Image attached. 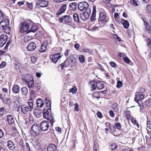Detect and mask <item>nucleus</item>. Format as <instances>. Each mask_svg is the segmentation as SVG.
<instances>
[{
    "label": "nucleus",
    "mask_w": 151,
    "mask_h": 151,
    "mask_svg": "<svg viewBox=\"0 0 151 151\" xmlns=\"http://www.w3.org/2000/svg\"><path fill=\"white\" fill-rule=\"evenodd\" d=\"M21 93L22 95H26L28 93V90L26 87H23L21 88Z\"/></svg>",
    "instance_id": "c756f323"
},
{
    "label": "nucleus",
    "mask_w": 151,
    "mask_h": 151,
    "mask_svg": "<svg viewBox=\"0 0 151 151\" xmlns=\"http://www.w3.org/2000/svg\"><path fill=\"white\" fill-rule=\"evenodd\" d=\"M122 85V82L119 81H117L116 87L118 88H119L121 87Z\"/></svg>",
    "instance_id": "a18cd8bd"
},
{
    "label": "nucleus",
    "mask_w": 151,
    "mask_h": 151,
    "mask_svg": "<svg viewBox=\"0 0 151 151\" xmlns=\"http://www.w3.org/2000/svg\"><path fill=\"white\" fill-rule=\"evenodd\" d=\"M147 126L150 129H151V121H148L147 123Z\"/></svg>",
    "instance_id": "69168bd1"
},
{
    "label": "nucleus",
    "mask_w": 151,
    "mask_h": 151,
    "mask_svg": "<svg viewBox=\"0 0 151 151\" xmlns=\"http://www.w3.org/2000/svg\"><path fill=\"white\" fill-rule=\"evenodd\" d=\"M41 132V130L39 125L34 124L32 126L30 133L34 136H37Z\"/></svg>",
    "instance_id": "20e7f679"
},
{
    "label": "nucleus",
    "mask_w": 151,
    "mask_h": 151,
    "mask_svg": "<svg viewBox=\"0 0 151 151\" xmlns=\"http://www.w3.org/2000/svg\"><path fill=\"white\" fill-rule=\"evenodd\" d=\"M22 78L23 82H25L26 84L33 80V78L30 75H23Z\"/></svg>",
    "instance_id": "9d476101"
},
{
    "label": "nucleus",
    "mask_w": 151,
    "mask_h": 151,
    "mask_svg": "<svg viewBox=\"0 0 151 151\" xmlns=\"http://www.w3.org/2000/svg\"><path fill=\"white\" fill-rule=\"evenodd\" d=\"M27 33L30 32H35L37 29V27L34 25H31Z\"/></svg>",
    "instance_id": "b1692460"
},
{
    "label": "nucleus",
    "mask_w": 151,
    "mask_h": 151,
    "mask_svg": "<svg viewBox=\"0 0 151 151\" xmlns=\"http://www.w3.org/2000/svg\"><path fill=\"white\" fill-rule=\"evenodd\" d=\"M74 20L76 22H79V18L78 15L77 13H75L73 15Z\"/></svg>",
    "instance_id": "473e14b6"
},
{
    "label": "nucleus",
    "mask_w": 151,
    "mask_h": 151,
    "mask_svg": "<svg viewBox=\"0 0 151 151\" xmlns=\"http://www.w3.org/2000/svg\"><path fill=\"white\" fill-rule=\"evenodd\" d=\"M77 4L76 2L72 3L70 4L69 7L71 10H74L77 7Z\"/></svg>",
    "instance_id": "cd10ccee"
},
{
    "label": "nucleus",
    "mask_w": 151,
    "mask_h": 151,
    "mask_svg": "<svg viewBox=\"0 0 151 151\" xmlns=\"http://www.w3.org/2000/svg\"><path fill=\"white\" fill-rule=\"evenodd\" d=\"M124 61L127 63H129L130 60L127 57H125L123 59Z\"/></svg>",
    "instance_id": "4d7b16f0"
},
{
    "label": "nucleus",
    "mask_w": 151,
    "mask_h": 151,
    "mask_svg": "<svg viewBox=\"0 0 151 151\" xmlns=\"http://www.w3.org/2000/svg\"><path fill=\"white\" fill-rule=\"evenodd\" d=\"M50 58L51 60L54 63H55L58 60L57 58H55V57L52 55L50 56Z\"/></svg>",
    "instance_id": "58836bf2"
},
{
    "label": "nucleus",
    "mask_w": 151,
    "mask_h": 151,
    "mask_svg": "<svg viewBox=\"0 0 151 151\" xmlns=\"http://www.w3.org/2000/svg\"><path fill=\"white\" fill-rule=\"evenodd\" d=\"M12 90L13 92L15 93H18L20 91L19 86L16 84L14 85Z\"/></svg>",
    "instance_id": "bb28decb"
},
{
    "label": "nucleus",
    "mask_w": 151,
    "mask_h": 151,
    "mask_svg": "<svg viewBox=\"0 0 151 151\" xmlns=\"http://www.w3.org/2000/svg\"><path fill=\"white\" fill-rule=\"evenodd\" d=\"M41 130L43 131H47L49 127V122L47 121H44L42 122L40 124Z\"/></svg>",
    "instance_id": "1a4fd4ad"
},
{
    "label": "nucleus",
    "mask_w": 151,
    "mask_h": 151,
    "mask_svg": "<svg viewBox=\"0 0 151 151\" xmlns=\"http://www.w3.org/2000/svg\"><path fill=\"white\" fill-rule=\"evenodd\" d=\"M7 146L8 148L10 150H13L15 148V146L13 142L10 140L7 142Z\"/></svg>",
    "instance_id": "6ab92c4d"
},
{
    "label": "nucleus",
    "mask_w": 151,
    "mask_h": 151,
    "mask_svg": "<svg viewBox=\"0 0 151 151\" xmlns=\"http://www.w3.org/2000/svg\"><path fill=\"white\" fill-rule=\"evenodd\" d=\"M62 69L64 67H66L68 65L70 66V64L68 61V59L67 58L66 60L61 65Z\"/></svg>",
    "instance_id": "7c9ffc66"
},
{
    "label": "nucleus",
    "mask_w": 151,
    "mask_h": 151,
    "mask_svg": "<svg viewBox=\"0 0 151 151\" xmlns=\"http://www.w3.org/2000/svg\"><path fill=\"white\" fill-rule=\"evenodd\" d=\"M27 85L28 87L30 88H33L34 86V80L30 81L26 84Z\"/></svg>",
    "instance_id": "2f4dec72"
},
{
    "label": "nucleus",
    "mask_w": 151,
    "mask_h": 151,
    "mask_svg": "<svg viewBox=\"0 0 151 151\" xmlns=\"http://www.w3.org/2000/svg\"><path fill=\"white\" fill-rule=\"evenodd\" d=\"M7 121L9 124L10 125L13 124L14 122V117L10 115H7Z\"/></svg>",
    "instance_id": "f3484780"
},
{
    "label": "nucleus",
    "mask_w": 151,
    "mask_h": 151,
    "mask_svg": "<svg viewBox=\"0 0 151 151\" xmlns=\"http://www.w3.org/2000/svg\"><path fill=\"white\" fill-rule=\"evenodd\" d=\"M31 61L32 63H35L37 61V58L36 56H32L31 57Z\"/></svg>",
    "instance_id": "a19ab883"
},
{
    "label": "nucleus",
    "mask_w": 151,
    "mask_h": 151,
    "mask_svg": "<svg viewBox=\"0 0 151 151\" xmlns=\"http://www.w3.org/2000/svg\"><path fill=\"white\" fill-rule=\"evenodd\" d=\"M14 68L16 70H19L21 67V64L18 61L14 60Z\"/></svg>",
    "instance_id": "5701e85b"
},
{
    "label": "nucleus",
    "mask_w": 151,
    "mask_h": 151,
    "mask_svg": "<svg viewBox=\"0 0 151 151\" xmlns=\"http://www.w3.org/2000/svg\"><path fill=\"white\" fill-rule=\"evenodd\" d=\"M90 14L87 12H84L83 14L80 15L81 19L84 21L88 19L89 17Z\"/></svg>",
    "instance_id": "412c9836"
},
{
    "label": "nucleus",
    "mask_w": 151,
    "mask_h": 151,
    "mask_svg": "<svg viewBox=\"0 0 151 151\" xmlns=\"http://www.w3.org/2000/svg\"><path fill=\"white\" fill-rule=\"evenodd\" d=\"M48 4V1L46 0H38L37 2L36 7L39 8L46 7Z\"/></svg>",
    "instance_id": "423d86ee"
},
{
    "label": "nucleus",
    "mask_w": 151,
    "mask_h": 151,
    "mask_svg": "<svg viewBox=\"0 0 151 151\" xmlns=\"http://www.w3.org/2000/svg\"><path fill=\"white\" fill-rule=\"evenodd\" d=\"M147 44L148 45H151V37H150L147 40Z\"/></svg>",
    "instance_id": "774afa93"
},
{
    "label": "nucleus",
    "mask_w": 151,
    "mask_h": 151,
    "mask_svg": "<svg viewBox=\"0 0 151 151\" xmlns=\"http://www.w3.org/2000/svg\"><path fill=\"white\" fill-rule=\"evenodd\" d=\"M27 49L29 51H33L36 48V45L34 42L30 43L27 47Z\"/></svg>",
    "instance_id": "2eb2a0df"
},
{
    "label": "nucleus",
    "mask_w": 151,
    "mask_h": 151,
    "mask_svg": "<svg viewBox=\"0 0 151 151\" xmlns=\"http://www.w3.org/2000/svg\"><path fill=\"white\" fill-rule=\"evenodd\" d=\"M82 51L83 52H88L89 53H91L92 52L91 50L88 49H83Z\"/></svg>",
    "instance_id": "ea45409f"
},
{
    "label": "nucleus",
    "mask_w": 151,
    "mask_h": 151,
    "mask_svg": "<svg viewBox=\"0 0 151 151\" xmlns=\"http://www.w3.org/2000/svg\"><path fill=\"white\" fill-rule=\"evenodd\" d=\"M88 6V3L85 1L79 3L78 4V8L81 11H86Z\"/></svg>",
    "instance_id": "0eeeda50"
},
{
    "label": "nucleus",
    "mask_w": 151,
    "mask_h": 151,
    "mask_svg": "<svg viewBox=\"0 0 151 151\" xmlns=\"http://www.w3.org/2000/svg\"><path fill=\"white\" fill-rule=\"evenodd\" d=\"M79 60L81 63H84L85 62L84 56L82 55H80L79 57Z\"/></svg>",
    "instance_id": "f704fd0d"
},
{
    "label": "nucleus",
    "mask_w": 151,
    "mask_h": 151,
    "mask_svg": "<svg viewBox=\"0 0 151 151\" xmlns=\"http://www.w3.org/2000/svg\"><path fill=\"white\" fill-rule=\"evenodd\" d=\"M110 116L112 117H114V114L113 110H110L109 112Z\"/></svg>",
    "instance_id": "338daca9"
},
{
    "label": "nucleus",
    "mask_w": 151,
    "mask_h": 151,
    "mask_svg": "<svg viewBox=\"0 0 151 151\" xmlns=\"http://www.w3.org/2000/svg\"><path fill=\"white\" fill-rule=\"evenodd\" d=\"M30 24L26 22H22L20 24V30L21 32L24 33L28 31Z\"/></svg>",
    "instance_id": "39448f33"
},
{
    "label": "nucleus",
    "mask_w": 151,
    "mask_h": 151,
    "mask_svg": "<svg viewBox=\"0 0 151 151\" xmlns=\"http://www.w3.org/2000/svg\"><path fill=\"white\" fill-rule=\"evenodd\" d=\"M77 91V88L76 87L73 88L69 90V92L73 93H75Z\"/></svg>",
    "instance_id": "c03bdc74"
},
{
    "label": "nucleus",
    "mask_w": 151,
    "mask_h": 151,
    "mask_svg": "<svg viewBox=\"0 0 151 151\" xmlns=\"http://www.w3.org/2000/svg\"><path fill=\"white\" fill-rule=\"evenodd\" d=\"M49 114L47 113H43V117L46 119H49Z\"/></svg>",
    "instance_id": "bf43d9fd"
},
{
    "label": "nucleus",
    "mask_w": 151,
    "mask_h": 151,
    "mask_svg": "<svg viewBox=\"0 0 151 151\" xmlns=\"http://www.w3.org/2000/svg\"><path fill=\"white\" fill-rule=\"evenodd\" d=\"M125 116L127 118H129L130 116V111H126L125 113Z\"/></svg>",
    "instance_id": "49530a36"
},
{
    "label": "nucleus",
    "mask_w": 151,
    "mask_h": 151,
    "mask_svg": "<svg viewBox=\"0 0 151 151\" xmlns=\"http://www.w3.org/2000/svg\"><path fill=\"white\" fill-rule=\"evenodd\" d=\"M96 8L95 6H93V11L91 14V20L92 22H94L96 20Z\"/></svg>",
    "instance_id": "a211bd4d"
},
{
    "label": "nucleus",
    "mask_w": 151,
    "mask_h": 151,
    "mask_svg": "<svg viewBox=\"0 0 151 151\" xmlns=\"http://www.w3.org/2000/svg\"><path fill=\"white\" fill-rule=\"evenodd\" d=\"M52 56H53V57H55V58H57L58 60L61 57V56H60V53H56L54 55H52Z\"/></svg>",
    "instance_id": "8fccbe9b"
},
{
    "label": "nucleus",
    "mask_w": 151,
    "mask_h": 151,
    "mask_svg": "<svg viewBox=\"0 0 151 151\" xmlns=\"http://www.w3.org/2000/svg\"><path fill=\"white\" fill-rule=\"evenodd\" d=\"M145 9L148 12H151V5L148 4L145 7Z\"/></svg>",
    "instance_id": "79ce46f5"
},
{
    "label": "nucleus",
    "mask_w": 151,
    "mask_h": 151,
    "mask_svg": "<svg viewBox=\"0 0 151 151\" xmlns=\"http://www.w3.org/2000/svg\"><path fill=\"white\" fill-rule=\"evenodd\" d=\"M115 125L118 129H120L122 127L120 123H116Z\"/></svg>",
    "instance_id": "09e8293b"
},
{
    "label": "nucleus",
    "mask_w": 151,
    "mask_h": 151,
    "mask_svg": "<svg viewBox=\"0 0 151 151\" xmlns=\"http://www.w3.org/2000/svg\"><path fill=\"white\" fill-rule=\"evenodd\" d=\"M117 145L116 143H113L111 146V149L112 150H115L117 147Z\"/></svg>",
    "instance_id": "3c124183"
},
{
    "label": "nucleus",
    "mask_w": 151,
    "mask_h": 151,
    "mask_svg": "<svg viewBox=\"0 0 151 151\" xmlns=\"http://www.w3.org/2000/svg\"><path fill=\"white\" fill-rule=\"evenodd\" d=\"M48 120H49L50 121V123L52 126L53 123L55 122V121L53 120V117L52 116L50 115L49 118V119H47Z\"/></svg>",
    "instance_id": "c9c22d12"
},
{
    "label": "nucleus",
    "mask_w": 151,
    "mask_h": 151,
    "mask_svg": "<svg viewBox=\"0 0 151 151\" xmlns=\"http://www.w3.org/2000/svg\"><path fill=\"white\" fill-rule=\"evenodd\" d=\"M100 92H94L93 94V97L97 99V100H98L100 98Z\"/></svg>",
    "instance_id": "72a5a7b5"
},
{
    "label": "nucleus",
    "mask_w": 151,
    "mask_h": 151,
    "mask_svg": "<svg viewBox=\"0 0 151 151\" xmlns=\"http://www.w3.org/2000/svg\"><path fill=\"white\" fill-rule=\"evenodd\" d=\"M110 65L112 67L116 68V64L114 62H111L109 63Z\"/></svg>",
    "instance_id": "864d4df0"
},
{
    "label": "nucleus",
    "mask_w": 151,
    "mask_h": 151,
    "mask_svg": "<svg viewBox=\"0 0 151 151\" xmlns=\"http://www.w3.org/2000/svg\"><path fill=\"white\" fill-rule=\"evenodd\" d=\"M47 44V42L46 41L44 42L41 45L40 50V52H44L47 50L46 46Z\"/></svg>",
    "instance_id": "4be33fe9"
},
{
    "label": "nucleus",
    "mask_w": 151,
    "mask_h": 151,
    "mask_svg": "<svg viewBox=\"0 0 151 151\" xmlns=\"http://www.w3.org/2000/svg\"><path fill=\"white\" fill-rule=\"evenodd\" d=\"M6 65V62L3 61L0 64V68H3Z\"/></svg>",
    "instance_id": "6e6d98bb"
},
{
    "label": "nucleus",
    "mask_w": 151,
    "mask_h": 151,
    "mask_svg": "<svg viewBox=\"0 0 151 151\" xmlns=\"http://www.w3.org/2000/svg\"><path fill=\"white\" fill-rule=\"evenodd\" d=\"M96 86L99 89L101 90L104 88V86L102 81H99L96 82Z\"/></svg>",
    "instance_id": "393cba45"
},
{
    "label": "nucleus",
    "mask_w": 151,
    "mask_h": 151,
    "mask_svg": "<svg viewBox=\"0 0 151 151\" xmlns=\"http://www.w3.org/2000/svg\"><path fill=\"white\" fill-rule=\"evenodd\" d=\"M37 107L42 108L43 106L44 103L43 100L40 99H38L36 101Z\"/></svg>",
    "instance_id": "a878e982"
},
{
    "label": "nucleus",
    "mask_w": 151,
    "mask_h": 151,
    "mask_svg": "<svg viewBox=\"0 0 151 151\" xmlns=\"http://www.w3.org/2000/svg\"><path fill=\"white\" fill-rule=\"evenodd\" d=\"M91 84L92 85V86H91V88L92 89V90L93 91L95 90L96 88V86L95 85V83L94 82H91Z\"/></svg>",
    "instance_id": "603ef678"
},
{
    "label": "nucleus",
    "mask_w": 151,
    "mask_h": 151,
    "mask_svg": "<svg viewBox=\"0 0 151 151\" xmlns=\"http://www.w3.org/2000/svg\"><path fill=\"white\" fill-rule=\"evenodd\" d=\"M8 39V36L6 35H2L0 36V47H2L5 44Z\"/></svg>",
    "instance_id": "f8f14e48"
},
{
    "label": "nucleus",
    "mask_w": 151,
    "mask_h": 151,
    "mask_svg": "<svg viewBox=\"0 0 151 151\" xmlns=\"http://www.w3.org/2000/svg\"><path fill=\"white\" fill-rule=\"evenodd\" d=\"M108 19L106 16V13L104 12H101L100 13L99 17L98 19V22H107Z\"/></svg>",
    "instance_id": "6e6552de"
},
{
    "label": "nucleus",
    "mask_w": 151,
    "mask_h": 151,
    "mask_svg": "<svg viewBox=\"0 0 151 151\" xmlns=\"http://www.w3.org/2000/svg\"><path fill=\"white\" fill-rule=\"evenodd\" d=\"M130 2L133 6H138L139 5L137 3V0H131Z\"/></svg>",
    "instance_id": "4c0bfd02"
},
{
    "label": "nucleus",
    "mask_w": 151,
    "mask_h": 151,
    "mask_svg": "<svg viewBox=\"0 0 151 151\" xmlns=\"http://www.w3.org/2000/svg\"><path fill=\"white\" fill-rule=\"evenodd\" d=\"M34 114L37 118H39L42 116L41 110L39 109H36L34 110Z\"/></svg>",
    "instance_id": "aec40b11"
},
{
    "label": "nucleus",
    "mask_w": 151,
    "mask_h": 151,
    "mask_svg": "<svg viewBox=\"0 0 151 151\" xmlns=\"http://www.w3.org/2000/svg\"><path fill=\"white\" fill-rule=\"evenodd\" d=\"M9 21L7 19H5L4 21L2 20L0 22V28L6 33H9L10 28L9 26Z\"/></svg>",
    "instance_id": "f03ea898"
},
{
    "label": "nucleus",
    "mask_w": 151,
    "mask_h": 151,
    "mask_svg": "<svg viewBox=\"0 0 151 151\" xmlns=\"http://www.w3.org/2000/svg\"><path fill=\"white\" fill-rule=\"evenodd\" d=\"M12 101L10 100V98H8L6 99V101H5L6 103H7L8 104H10Z\"/></svg>",
    "instance_id": "052dcab7"
},
{
    "label": "nucleus",
    "mask_w": 151,
    "mask_h": 151,
    "mask_svg": "<svg viewBox=\"0 0 151 151\" xmlns=\"http://www.w3.org/2000/svg\"><path fill=\"white\" fill-rule=\"evenodd\" d=\"M56 146L54 144H50L47 148V151H58Z\"/></svg>",
    "instance_id": "dca6fc26"
},
{
    "label": "nucleus",
    "mask_w": 151,
    "mask_h": 151,
    "mask_svg": "<svg viewBox=\"0 0 151 151\" xmlns=\"http://www.w3.org/2000/svg\"><path fill=\"white\" fill-rule=\"evenodd\" d=\"M137 103L140 107V109L141 110L143 109L144 107L143 106V103L142 102H137Z\"/></svg>",
    "instance_id": "13d9d810"
},
{
    "label": "nucleus",
    "mask_w": 151,
    "mask_h": 151,
    "mask_svg": "<svg viewBox=\"0 0 151 151\" xmlns=\"http://www.w3.org/2000/svg\"><path fill=\"white\" fill-rule=\"evenodd\" d=\"M114 37L115 39L117 40L119 42L121 41L120 38L116 35H114Z\"/></svg>",
    "instance_id": "5fc2aeb1"
},
{
    "label": "nucleus",
    "mask_w": 151,
    "mask_h": 151,
    "mask_svg": "<svg viewBox=\"0 0 151 151\" xmlns=\"http://www.w3.org/2000/svg\"><path fill=\"white\" fill-rule=\"evenodd\" d=\"M67 59H68V61L70 64V67H73L76 61V60L74 58V55H71L70 57Z\"/></svg>",
    "instance_id": "ddd939ff"
},
{
    "label": "nucleus",
    "mask_w": 151,
    "mask_h": 151,
    "mask_svg": "<svg viewBox=\"0 0 151 151\" xmlns=\"http://www.w3.org/2000/svg\"><path fill=\"white\" fill-rule=\"evenodd\" d=\"M117 104L116 103L113 104L112 105V108L114 110H117Z\"/></svg>",
    "instance_id": "680f3d73"
},
{
    "label": "nucleus",
    "mask_w": 151,
    "mask_h": 151,
    "mask_svg": "<svg viewBox=\"0 0 151 151\" xmlns=\"http://www.w3.org/2000/svg\"><path fill=\"white\" fill-rule=\"evenodd\" d=\"M97 66L99 67L100 70L102 71H104V68L102 65L99 63H97Z\"/></svg>",
    "instance_id": "e2e57ef3"
},
{
    "label": "nucleus",
    "mask_w": 151,
    "mask_h": 151,
    "mask_svg": "<svg viewBox=\"0 0 151 151\" xmlns=\"http://www.w3.org/2000/svg\"><path fill=\"white\" fill-rule=\"evenodd\" d=\"M36 88L37 90H39L40 88V84L37 83L34 85V86L33 88L35 89Z\"/></svg>",
    "instance_id": "de8ad7c7"
},
{
    "label": "nucleus",
    "mask_w": 151,
    "mask_h": 151,
    "mask_svg": "<svg viewBox=\"0 0 151 151\" xmlns=\"http://www.w3.org/2000/svg\"><path fill=\"white\" fill-rule=\"evenodd\" d=\"M121 20L122 22V24L124 27L125 29L128 28L129 25V22L127 20H124L123 19H122Z\"/></svg>",
    "instance_id": "c85d7f7f"
},
{
    "label": "nucleus",
    "mask_w": 151,
    "mask_h": 151,
    "mask_svg": "<svg viewBox=\"0 0 151 151\" xmlns=\"http://www.w3.org/2000/svg\"><path fill=\"white\" fill-rule=\"evenodd\" d=\"M25 146L27 148V149L28 150V151H32V150L30 149L28 143H26Z\"/></svg>",
    "instance_id": "0e129e2a"
},
{
    "label": "nucleus",
    "mask_w": 151,
    "mask_h": 151,
    "mask_svg": "<svg viewBox=\"0 0 151 151\" xmlns=\"http://www.w3.org/2000/svg\"><path fill=\"white\" fill-rule=\"evenodd\" d=\"M72 20V17L69 15L63 16L59 18V21L60 23L69 25L71 24Z\"/></svg>",
    "instance_id": "7ed1b4c3"
},
{
    "label": "nucleus",
    "mask_w": 151,
    "mask_h": 151,
    "mask_svg": "<svg viewBox=\"0 0 151 151\" xmlns=\"http://www.w3.org/2000/svg\"><path fill=\"white\" fill-rule=\"evenodd\" d=\"M5 16V14L3 11L1 10H0V19H2L4 18Z\"/></svg>",
    "instance_id": "37998d69"
},
{
    "label": "nucleus",
    "mask_w": 151,
    "mask_h": 151,
    "mask_svg": "<svg viewBox=\"0 0 151 151\" xmlns=\"http://www.w3.org/2000/svg\"><path fill=\"white\" fill-rule=\"evenodd\" d=\"M67 6V4L66 3L65 4H62L61 7L58 10L57 13V15H59L64 13L66 9Z\"/></svg>",
    "instance_id": "4468645a"
},
{
    "label": "nucleus",
    "mask_w": 151,
    "mask_h": 151,
    "mask_svg": "<svg viewBox=\"0 0 151 151\" xmlns=\"http://www.w3.org/2000/svg\"><path fill=\"white\" fill-rule=\"evenodd\" d=\"M46 106L47 107V109L48 110L51 109V102L49 100H47L46 101Z\"/></svg>",
    "instance_id": "e433bc0d"
},
{
    "label": "nucleus",
    "mask_w": 151,
    "mask_h": 151,
    "mask_svg": "<svg viewBox=\"0 0 151 151\" xmlns=\"http://www.w3.org/2000/svg\"><path fill=\"white\" fill-rule=\"evenodd\" d=\"M28 105L29 106L24 105L21 106V111L24 114H27L29 111H31L33 109V101L32 100H30L28 101Z\"/></svg>",
    "instance_id": "f257e3e1"
},
{
    "label": "nucleus",
    "mask_w": 151,
    "mask_h": 151,
    "mask_svg": "<svg viewBox=\"0 0 151 151\" xmlns=\"http://www.w3.org/2000/svg\"><path fill=\"white\" fill-rule=\"evenodd\" d=\"M144 96L142 93H140L139 92H136L135 93V97L134 101L137 102H142L141 100L144 98Z\"/></svg>",
    "instance_id": "9b49d317"
}]
</instances>
